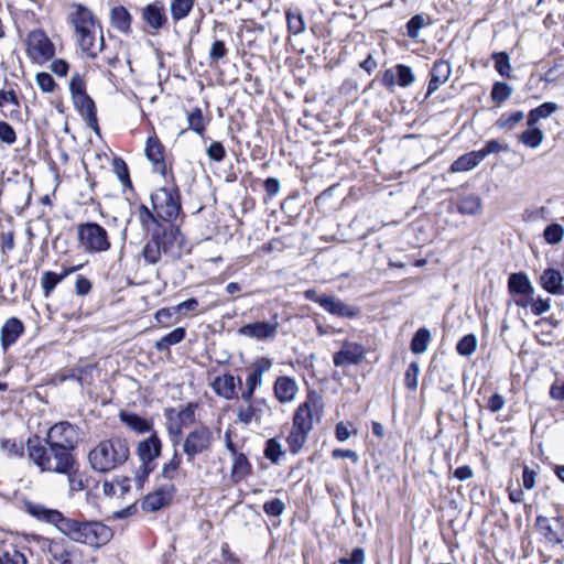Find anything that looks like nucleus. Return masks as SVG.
Here are the masks:
<instances>
[{
  "instance_id": "bf43d9fd",
  "label": "nucleus",
  "mask_w": 564,
  "mask_h": 564,
  "mask_svg": "<svg viewBox=\"0 0 564 564\" xmlns=\"http://www.w3.org/2000/svg\"><path fill=\"white\" fill-rule=\"evenodd\" d=\"M35 82L43 93H52L56 87L54 78L45 72L37 73Z\"/></svg>"
},
{
  "instance_id": "a19ab883",
  "label": "nucleus",
  "mask_w": 564,
  "mask_h": 564,
  "mask_svg": "<svg viewBox=\"0 0 564 564\" xmlns=\"http://www.w3.org/2000/svg\"><path fill=\"white\" fill-rule=\"evenodd\" d=\"M288 30L295 35L305 31V22L302 13L299 10H288L286 13Z\"/></svg>"
},
{
  "instance_id": "cd10ccee",
  "label": "nucleus",
  "mask_w": 564,
  "mask_h": 564,
  "mask_svg": "<svg viewBox=\"0 0 564 564\" xmlns=\"http://www.w3.org/2000/svg\"><path fill=\"white\" fill-rule=\"evenodd\" d=\"M210 387L217 395L226 400H231L236 395V378L232 375L225 373L216 377Z\"/></svg>"
},
{
  "instance_id": "c756f323",
  "label": "nucleus",
  "mask_w": 564,
  "mask_h": 564,
  "mask_svg": "<svg viewBox=\"0 0 564 564\" xmlns=\"http://www.w3.org/2000/svg\"><path fill=\"white\" fill-rule=\"evenodd\" d=\"M508 289L510 293L517 295L534 293V288L531 281L523 272L511 273L509 275Z\"/></svg>"
},
{
  "instance_id": "864d4df0",
  "label": "nucleus",
  "mask_w": 564,
  "mask_h": 564,
  "mask_svg": "<svg viewBox=\"0 0 564 564\" xmlns=\"http://www.w3.org/2000/svg\"><path fill=\"white\" fill-rule=\"evenodd\" d=\"M543 237L547 243L556 245L561 242L564 237V228L560 224L549 225L543 231Z\"/></svg>"
},
{
  "instance_id": "3c124183",
  "label": "nucleus",
  "mask_w": 564,
  "mask_h": 564,
  "mask_svg": "<svg viewBox=\"0 0 564 564\" xmlns=\"http://www.w3.org/2000/svg\"><path fill=\"white\" fill-rule=\"evenodd\" d=\"M0 564H28L24 551L12 549L0 554Z\"/></svg>"
},
{
  "instance_id": "b1692460",
  "label": "nucleus",
  "mask_w": 564,
  "mask_h": 564,
  "mask_svg": "<svg viewBox=\"0 0 564 564\" xmlns=\"http://www.w3.org/2000/svg\"><path fill=\"white\" fill-rule=\"evenodd\" d=\"M322 308L338 317L355 318L360 314V310L358 307L350 306L332 295H327L326 300L323 301Z\"/></svg>"
},
{
  "instance_id": "79ce46f5",
  "label": "nucleus",
  "mask_w": 564,
  "mask_h": 564,
  "mask_svg": "<svg viewBox=\"0 0 564 564\" xmlns=\"http://www.w3.org/2000/svg\"><path fill=\"white\" fill-rule=\"evenodd\" d=\"M544 135L540 128L530 127L528 130L523 131L520 135V141L532 149H535L541 145L543 142Z\"/></svg>"
},
{
  "instance_id": "1a4fd4ad",
  "label": "nucleus",
  "mask_w": 564,
  "mask_h": 564,
  "mask_svg": "<svg viewBox=\"0 0 564 564\" xmlns=\"http://www.w3.org/2000/svg\"><path fill=\"white\" fill-rule=\"evenodd\" d=\"M195 410L196 404L188 403L184 409H182L175 417H173L174 410H166V416L169 419V423L166 425L171 442L173 446H176L182 436L183 427H186L194 423L195 421Z\"/></svg>"
},
{
  "instance_id": "8fccbe9b",
  "label": "nucleus",
  "mask_w": 564,
  "mask_h": 564,
  "mask_svg": "<svg viewBox=\"0 0 564 564\" xmlns=\"http://www.w3.org/2000/svg\"><path fill=\"white\" fill-rule=\"evenodd\" d=\"M477 348V338L474 334H468L459 339L456 350L460 356L468 357L475 352Z\"/></svg>"
},
{
  "instance_id": "4c0bfd02",
  "label": "nucleus",
  "mask_w": 564,
  "mask_h": 564,
  "mask_svg": "<svg viewBox=\"0 0 564 564\" xmlns=\"http://www.w3.org/2000/svg\"><path fill=\"white\" fill-rule=\"evenodd\" d=\"M481 208V198L475 194H469L459 199L457 210L464 215H475Z\"/></svg>"
},
{
  "instance_id": "052dcab7",
  "label": "nucleus",
  "mask_w": 564,
  "mask_h": 564,
  "mask_svg": "<svg viewBox=\"0 0 564 564\" xmlns=\"http://www.w3.org/2000/svg\"><path fill=\"white\" fill-rule=\"evenodd\" d=\"M285 505L282 499L274 498L263 505V511L270 517H279L283 513Z\"/></svg>"
},
{
  "instance_id": "680f3d73",
  "label": "nucleus",
  "mask_w": 564,
  "mask_h": 564,
  "mask_svg": "<svg viewBox=\"0 0 564 564\" xmlns=\"http://www.w3.org/2000/svg\"><path fill=\"white\" fill-rule=\"evenodd\" d=\"M419 373H420V368H419L417 362H415V361L411 362L410 366L408 367V370L404 376V382L409 389L415 390L417 388Z\"/></svg>"
},
{
  "instance_id": "dca6fc26",
  "label": "nucleus",
  "mask_w": 564,
  "mask_h": 564,
  "mask_svg": "<svg viewBox=\"0 0 564 564\" xmlns=\"http://www.w3.org/2000/svg\"><path fill=\"white\" fill-rule=\"evenodd\" d=\"M366 356L364 345L345 340L341 349L334 354L333 361L336 367H346L350 365H359Z\"/></svg>"
},
{
  "instance_id": "c03bdc74",
  "label": "nucleus",
  "mask_w": 564,
  "mask_h": 564,
  "mask_svg": "<svg viewBox=\"0 0 564 564\" xmlns=\"http://www.w3.org/2000/svg\"><path fill=\"white\" fill-rule=\"evenodd\" d=\"M512 91L513 89L509 84L503 82H497L492 86L490 96L492 101L500 106L511 97Z\"/></svg>"
},
{
  "instance_id": "4be33fe9",
  "label": "nucleus",
  "mask_w": 564,
  "mask_h": 564,
  "mask_svg": "<svg viewBox=\"0 0 564 564\" xmlns=\"http://www.w3.org/2000/svg\"><path fill=\"white\" fill-rule=\"evenodd\" d=\"M72 99L76 109L84 117L87 126L91 128L96 133H99L96 106L94 100L88 95H82Z\"/></svg>"
},
{
  "instance_id": "69168bd1",
  "label": "nucleus",
  "mask_w": 564,
  "mask_h": 564,
  "mask_svg": "<svg viewBox=\"0 0 564 564\" xmlns=\"http://www.w3.org/2000/svg\"><path fill=\"white\" fill-rule=\"evenodd\" d=\"M17 140L14 129L6 121H0V141L13 144Z\"/></svg>"
},
{
  "instance_id": "6ab92c4d",
  "label": "nucleus",
  "mask_w": 564,
  "mask_h": 564,
  "mask_svg": "<svg viewBox=\"0 0 564 564\" xmlns=\"http://www.w3.org/2000/svg\"><path fill=\"white\" fill-rule=\"evenodd\" d=\"M318 399L314 401H305L300 404L293 416V426L300 430L310 431L313 427L314 414L318 412Z\"/></svg>"
},
{
  "instance_id": "5701e85b",
  "label": "nucleus",
  "mask_w": 564,
  "mask_h": 564,
  "mask_svg": "<svg viewBox=\"0 0 564 564\" xmlns=\"http://www.w3.org/2000/svg\"><path fill=\"white\" fill-rule=\"evenodd\" d=\"M452 73L451 64L447 61L438 59L431 69V78L427 87L426 97L436 91L441 85L445 84Z\"/></svg>"
},
{
  "instance_id": "f257e3e1",
  "label": "nucleus",
  "mask_w": 564,
  "mask_h": 564,
  "mask_svg": "<svg viewBox=\"0 0 564 564\" xmlns=\"http://www.w3.org/2000/svg\"><path fill=\"white\" fill-rule=\"evenodd\" d=\"M152 210L141 205L139 217L151 237L142 249V257L149 264H155L162 256L178 259L186 246L185 237L178 227L162 226L159 220L174 221L182 210L181 195L176 186H163L151 194Z\"/></svg>"
},
{
  "instance_id": "0e129e2a",
  "label": "nucleus",
  "mask_w": 564,
  "mask_h": 564,
  "mask_svg": "<svg viewBox=\"0 0 564 564\" xmlns=\"http://www.w3.org/2000/svg\"><path fill=\"white\" fill-rule=\"evenodd\" d=\"M207 155L210 160H213L215 162H221L226 156V150L220 142L214 141L207 148Z\"/></svg>"
},
{
  "instance_id": "bb28decb",
  "label": "nucleus",
  "mask_w": 564,
  "mask_h": 564,
  "mask_svg": "<svg viewBox=\"0 0 564 564\" xmlns=\"http://www.w3.org/2000/svg\"><path fill=\"white\" fill-rule=\"evenodd\" d=\"M78 268L79 267H69L64 269L61 273H55L52 271L43 272L41 276V286L43 290L44 297H48L55 290L57 284H59L69 274L76 272Z\"/></svg>"
},
{
  "instance_id": "f8f14e48",
  "label": "nucleus",
  "mask_w": 564,
  "mask_h": 564,
  "mask_svg": "<svg viewBox=\"0 0 564 564\" xmlns=\"http://www.w3.org/2000/svg\"><path fill=\"white\" fill-rule=\"evenodd\" d=\"M264 410L271 413V408L265 399L242 401L237 405V420L243 425H249L252 421L261 422Z\"/></svg>"
},
{
  "instance_id": "2f4dec72",
  "label": "nucleus",
  "mask_w": 564,
  "mask_h": 564,
  "mask_svg": "<svg viewBox=\"0 0 564 564\" xmlns=\"http://www.w3.org/2000/svg\"><path fill=\"white\" fill-rule=\"evenodd\" d=\"M73 550L64 540H52L48 544V552L52 557L62 564H70Z\"/></svg>"
},
{
  "instance_id": "f704fd0d",
  "label": "nucleus",
  "mask_w": 564,
  "mask_h": 564,
  "mask_svg": "<svg viewBox=\"0 0 564 564\" xmlns=\"http://www.w3.org/2000/svg\"><path fill=\"white\" fill-rule=\"evenodd\" d=\"M185 329L183 327H177L158 340L154 344V347L159 351L169 350L170 346L181 343L185 338Z\"/></svg>"
},
{
  "instance_id": "aec40b11",
  "label": "nucleus",
  "mask_w": 564,
  "mask_h": 564,
  "mask_svg": "<svg viewBox=\"0 0 564 564\" xmlns=\"http://www.w3.org/2000/svg\"><path fill=\"white\" fill-rule=\"evenodd\" d=\"M145 156L152 163L153 171L165 175L166 164L163 159V147L156 137H149L145 144Z\"/></svg>"
},
{
  "instance_id": "e433bc0d",
  "label": "nucleus",
  "mask_w": 564,
  "mask_h": 564,
  "mask_svg": "<svg viewBox=\"0 0 564 564\" xmlns=\"http://www.w3.org/2000/svg\"><path fill=\"white\" fill-rule=\"evenodd\" d=\"M188 128L195 133L203 135L209 119L205 118L200 108L195 107L187 113Z\"/></svg>"
},
{
  "instance_id": "774afa93",
  "label": "nucleus",
  "mask_w": 564,
  "mask_h": 564,
  "mask_svg": "<svg viewBox=\"0 0 564 564\" xmlns=\"http://www.w3.org/2000/svg\"><path fill=\"white\" fill-rule=\"evenodd\" d=\"M366 555L361 547L354 549L349 557L339 558V564H365Z\"/></svg>"
},
{
  "instance_id": "58836bf2",
  "label": "nucleus",
  "mask_w": 564,
  "mask_h": 564,
  "mask_svg": "<svg viewBox=\"0 0 564 564\" xmlns=\"http://www.w3.org/2000/svg\"><path fill=\"white\" fill-rule=\"evenodd\" d=\"M310 431L300 430L292 426V430L286 438L289 449L293 454H297L304 446Z\"/></svg>"
},
{
  "instance_id": "7c9ffc66",
  "label": "nucleus",
  "mask_w": 564,
  "mask_h": 564,
  "mask_svg": "<svg viewBox=\"0 0 564 564\" xmlns=\"http://www.w3.org/2000/svg\"><path fill=\"white\" fill-rule=\"evenodd\" d=\"M481 155L478 151H471L466 154L460 155L457 160H455L451 165V172L459 173L467 172L476 167L481 162Z\"/></svg>"
},
{
  "instance_id": "49530a36",
  "label": "nucleus",
  "mask_w": 564,
  "mask_h": 564,
  "mask_svg": "<svg viewBox=\"0 0 564 564\" xmlns=\"http://www.w3.org/2000/svg\"><path fill=\"white\" fill-rule=\"evenodd\" d=\"M523 119L524 113L521 110L514 111L510 115L503 113L497 120L496 126L502 130H512Z\"/></svg>"
},
{
  "instance_id": "6e6d98bb",
  "label": "nucleus",
  "mask_w": 564,
  "mask_h": 564,
  "mask_svg": "<svg viewBox=\"0 0 564 564\" xmlns=\"http://www.w3.org/2000/svg\"><path fill=\"white\" fill-rule=\"evenodd\" d=\"M228 54V48L224 41L221 40H215L212 43L208 57L210 59V63H218L220 59H223Z\"/></svg>"
},
{
  "instance_id": "37998d69",
  "label": "nucleus",
  "mask_w": 564,
  "mask_h": 564,
  "mask_svg": "<svg viewBox=\"0 0 564 564\" xmlns=\"http://www.w3.org/2000/svg\"><path fill=\"white\" fill-rule=\"evenodd\" d=\"M182 459L177 453L174 451L173 457L165 464H163L161 468V476L166 480H174L180 471Z\"/></svg>"
},
{
  "instance_id": "4468645a",
  "label": "nucleus",
  "mask_w": 564,
  "mask_h": 564,
  "mask_svg": "<svg viewBox=\"0 0 564 564\" xmlns=\"http://www.w3.org/2000/svg\"><path fill=\"white\" fill-rule=\"evenodd\" d=\"M280 323L274 315L270 322H256L246 324L239 328V334L257 340H272L278 333Z\"/></svg>"
},
{
  "instance_id": "7ed1b4c3",
  "label": "nucleus",
  "mask_w": 564,
  "mask_h": 564,
  "mask_svg": "<svg viewBox=\"0 0 564 564\" xmlns=\"http://www.w3.org/2000/svg\"><path fill=\"white\" fill-rule=\"evenodd\" d=\"M67 21L74 29L75 41L89 58H96L105 47V39L98 19L82 3L68 6Z\"/></svg>"
},
{
  "instance_id": "0eeeda50",
  "label": "nucleus",
  "mask_w": 564,
  "mask_h": 564,
  "mask_svg": "<svg viewBox=\"0 0 564 564\" xmlns=\"http://www.w3.org/2000/svg\"><path fill=\"white\" fill-rule=\"evenodd\" d=\"M26 54L33 63L44 64L55 55V46L42 30H33L26 36Z\"/></svg>"
},
{
  "instance_id": "09e8293b",
  "label": "nucleus",
  "mask_w": 564,
  "mask_h": 564,
  "mask_svg": "<svg viewBox=\"0 0 564 564\" xmlns=\"http://www.w3.org/2000/svg\"><path fill=\"white\" fill-rule=\"evenodd\" d=\"M31 188H32L31 182L15 185L14 195L17 196V206L18 207L23 209L30 205Z\"/></svg>"
},
{
  "instance_id": "423d86ee",
  "label": "nucleus",
  "mask_w": 564,
  "mask_h": 564,
  "mask_svg": "<svg viewBox=\"0 0 564 564\" xmlns=\"http://www.w3.org/2000/svg\"><path fill=\"white\" fill-rule=\"evenodd\" d=\"M76 231L78 246L85 253L106 252L111 247L107 230L97 223L79 224Z\"/></svg>"
},
{
  "instance_id": "13d9d810",
  "label": "nucleus",
  "mask_w": 564,
  "mask_h": 564,
  "mask_svg": "<svg viewBox=\"0 0 564 564\" xmlns=\"http://www.w3.org/2000/svg\"><path fill=\"white\" fill-rule=\"evenodd\" d=\"M502 151H509V145L501 144L497 140H490L485 144L482 149L478 150V153L481 155V160L484 161L486 156L490 154H498Z\"/></svg>"
},
{
  "instance_id": "a878e982",
  "label": "nucleus",
  "mask_w": 564,
  "mask_h": 564,
  "mask_svg": "<svg viewBox=\"0 0 564 564\" xmlns=\"http://www.w3.org/2000/svg\"><path fill=\"white\" fill-rule=\"evenodd\" d=\"M299 387L291 377H279L273 387L274 395L281 403H289L295 399Z\"/></svg>"
},
{
  "instance_id": "338daca9",
  "label": "nucleus",
  "mask_w": 564,
  "mask_h": 564,
  "mask_svg": "<svg viewBox=\"0 0 564 564\" xmlns=\"http://www.w3.org/2000/svg\"><path fill=\"white\" fill-rule=\"evenodd\" d=\"M113 170L118 178L123 183L130 184L128 166L123 160L116 158L113 159Z\"/></svg>"
},
{
  "instance_id": "f03ea898",
  "label": "nucleus",
  "mask_w": 564,
  "mask_h": 564,
  "mask_svg": "<svg viewBox=\"0 0 564 564\" xmlns=\"http://www.w3.org/2000/svg\"><path fill=\"white\" fill-rule=\"evenodd\" d=\"M28 513L37 520L54 524L59 532L72 541L100 547L112 538V530L99 521H78L65 518L58 510L48 509L36 502H26Z\"/></svg>"
},
{
  "instance_id": "9b49d317",
  "label": "nucleus",
  "mask_w": 564,
  "mask_h": 564,
  "mask_svg": "<svg viewBox=\"0 0 564 564\" xmlns=\"http://www.w3.org/2000/svg\"><path fill=\"white\" fill-rule=\"evenodd\" d=\"M161 451L162 442L155 433L139 442L137 454L142 462L143 478L152 471L153 467L150 465L161 455Z\"/></svg>"
},
{
  "instance_id": "a211bd4d",
  "label": "nucleus",
  "mask_w": 564,
  "mask_h": 564,
  "mask_svg": "<svg viewBox=\"0 0 564 564\" xmlns=\"http://www.w3.org/2000/svg\"><path fill=\"white\" fill-rule=\"evenodd\" d=\"M176 488L172 484L161 486L158 490L145 496L142 501V508L145 511L154 512L170 503L173 499Z\"/></svg>"
},
{
  "instance_id": "20e7f679",
  "label": "nucleus",
  "mask_w": 564,
  "mask_h": 564,
  "mask_svg": "<svg viewBox=\"0 0 564 564\" xmlns=\"http://www.w3.org/2000/svg\"><path fill=\"white\" fill-rule=\"evenodd\" d=\"M129 446L122 438L116 437L98 443L88 455L91 468L98 473H108L126 463Z\"/></svg>"
},
{
  "instance_id": "393cba45",
  "label": "nucleus",
  "mask_w": 564,
  "mask_h": 564,
  "mask_svg": "<svg viewBox=\"0 0 564 564\" xmlns=\"http://www.w3.org/2000/svg\"><path fill=\"white\" fill-rule=\"evenodd\" d=\"M24 333L23 323L17 318L11 317L4 322L1 327V346L4 350H7L11 345H13L19 337Z\"/></svg>"
},
{
  "instance_id": "603ef678",
  "label": "nucleus",
  "mask_w": 564,
  "mask_h": 564,
  "mask_svg": "<svg viewBox=\"0 0 564 564\" xmlns=\"http://www.w3.org/2000/svg\"><path fill=\"white\" fill-rule=\"evenodd\" d=\"M398 85L401 87H409L415 80V76L412 68L404 64H398L395 66Z\"/></svg>"
},
{
  "instance_id": "e2e57ef3",
  "label": "nucleus",
  "mask_w": 564,
  "mask_h": 564,
  "mask_svg": "<svg viewBox=\"0 0 564 564\" xmlns=\"http://www.w3.org/2000/svg\"><path fill=\"white\" fill-rule=\"evenodd\" d=\"M69 90L72 94V98L78 97L82 95H87L85 80L78 73H76L72 76V79L69 83Z\"/></svg>"
},
{
  "instance_id": "c9c22d12",
  "label": "nucleus",
  "mask_w": 564,
  "mask_h": 564,
  "mask_svg": "<svg viewBox=\"0 0 564 564\" xmlns=\"http://www.w3.org/2000/svg\"><path fill=\"white\" fill-rule=\"evenodd\" d=\"M557 105L555 102H544L541 106L532 109L528 115V126L533 127L541 119H545L550 117L557 110Z\"/></svg>"
},
{
  "instance_id": "9d476101",
  "label": "nucleus",
  "mask_w": 564,
  "mask_h": 564,
  "mask_svg": "<svg viewBox=\"0 0 564 564\" xmlns=\"http://www.w3.org/2000/svg\"><path fill=\"white\" fill-rule=\"evenodd\" d=\"M48 446L73 449L77 443L76 429L68 422H59L53 425L46 437Z\"/></svg>"
},
{
  "instance_id": "4d7b16f0",
  "label": "nucleus",
  "mask_w": 564,
  "mask_h": 564,
  "mask_svg": "<svg viewBox=\"0 0 564 564\" xmlns=\"http://www.w3.org/2000/svg\"><path fill=\"white\" fill-rule=\"evenodd\" d=\"M250 463L247 456L242 453L235 454L232 473L239 476H246L250 473Z\"/></svg>"
},
{
  "instance_id": "6e6552de",
  "label": "nucleus",
  "mask_w": 564,
  "mask_h": 564,
  "mask_svg": "<svg viewBox=\"0 0 564 564\" xmlns=\"http://www.w3.org/2000/svg\"><path fill=\"white\" fill-rule=\"evenodd\" d=\"M214 435L208 426L200 425L192 430L183 442V452L187 463H192L196 456L208 452L212 448Z\"/></svg>"
},
{
  "instance_id": "473e14b6",
  "label": "nucleus",
  "mask_w": 564,
  "mask_h": 564,
  "mask_svg": "<svg viewBox=\"0 0 564 564\" xmlns=\"http://www.w3.org/2000/svg\"><path fill=\"white\" fill-rule=\"evenodd\" d=\"M195 0H171L170 13L174 22L184 20L191 13Z\"/></svg>"
},
{
  "instance_id": "c85d7f7f",
  "label": "nucleus",
  "mask_w": 564,
  "mask_h": 564,
  "mask_svg": "<svg viewBox=\"0 0 564 564\" xmlns=\"http://www.w3.org/2000/svg\"><path fill=\"white\" fill-rule=\"evenodd\" d=\"M111 25L124 34L131 33L132 15L122 6L113 7L110 11Z\"/></svg>"
},
{
  "instance_id": "5fc2aeb1",
  "label": "nucleus",
  "mask_w": 564,
  "mask_h": 564,
  "mask_svg": "<svg viewBox=\"0 0 564 564\" xmlns=\"http://www.w3.org/2000/svg\"><path fill=\"white\" fill-rule=\"evenodd\" d=\"M426 25V21L423 14H416L412 17L406 23V33L410 39H417L420 31Z\"/></svg>"
},
{
  "instance_id": "ddd939ff",
  "label": "nucleus",
  "mask_w": 564,
  "mask_h": 564,
  "mask_svg": "<svg viewBox=\"0 0 564 564\" xmlns=\"http://www.w3.org/2000/svg\"><path fill=\"white\" fill-rule=\"evenodd\" d=\"M535 528L544 539L552 544H560L564 541V520L561 517L550 519L538 516Z\"/></svg>"
},
{
  "instance_id": "412c9836",
  "label": "nucleus",
  "mask_w": 564,
  "mask_h": 564,
  "mask_svg": "<svg viewBox=\"0 0 564 564\" xmlns=\"http://www.w3.org/2000/svg\"><path fill=\"white\" fill-rule=\"evenodd\" d=\"M539 283L550 294L564 295V278L556 269H545L539 278Z\"/></svg>"
},
{
  "instance_id": "ea45409f",
  "label": "nucleus",
  "mask_w": 564,
  "mask_h": 564,
  "mask_svg": "<svg viewBox=\"0 0 564 564\" xmlns=\"http://www.w3.org/2000/svg\"><path fill=\"white\" fill-rule=\"evenodd\" d=\"M431 340V333L427 328H420L411 340V350L413 354L420 355L426 351Z\"/></svg>"
},
{
  "instance_id": "de8ad7c7",
  "label": "nucleus",
  "mask_w": 564,
  "mask_h": 564,
  "mask_svg": "<svg viewBox=\"0 0 564 564\" xmlns=\"http://www.w3.org/2000/svg\"><path fill=\"white\" fill-rule=\"evenodd\" d=\"M284 455L282 445L275 438H270L265 442L264 457L271 460L273 464H278L281 457Z\"/></svg>"
},
{
  "instance_id": "72a5a7b5",
  "label": "nucleus",
  "mask_w": 564,
  "mask_h": 564,
  "mask_svg": "<svg viewBox=\"0 0 564 564\" xmlns=\"http://www.w3.org/2000/svg\"><path fill=\"white\" fill-rule=\"evenodd\" d=\"M120 420L122 423L138 433H145L151 430V424L145 419L134 413L121 412Z\"/></svg>"
},
{
  "instance_id": "a18cd8bd",
  "label": "nucleus",
  "mask_w": 564,
  "mask_h": 564,
  "mask_svg": "<svg viewBox=\"0 0 564 564\" xmlns=\"http://www.w3.org/2000/svg\"><path fill=\"white\" fill-rule=\"evenodd\" d=\"M492 59L495 61L496 70L502 76L510 78L511 77V63L508 53L499 52L492 54Z\"/></svg>"
},
{
  "instance_id": "f3484780",
  "label": "nucleus",
  "mask_w": 564,
  "mask_h": 564,
  "mask_svg": "<svg viewBox=\"0 0 564 564\" xmlns=\"http://www.w3.org/2000/svg\"><path fill=\"white\" fill-rule=\"evenodd\" d=\"M272 362L268 358H262L257 361L251 371L246 378V389L241 393L242 401H251L257 388H260L263 382V375L270 370Z\"/></svg>"
},
{
  "instance_id": "2eb2a0df",
  "label": "nucleus",
  "mask_w": 564,
  "mask_h": 564,
  "mask_svg": "<svg viewBox=\"0 0 564 564\" xmlns=\"http://www.w3.org/2000/svg\"><path fill=\"white\" fill-rule=\"evenodd\" d=\"M141 18L151 30V33H158L169 23L165 7L160 0H155L143 7L141 10Z\"/></svg>"
},
{
  "instance_id": "39448f33",
  "label": "nucleus",
  "mask_w": 564,
  "mask_h": 564,
  "mask_svg": "<svg viewBox=\"0 0 564 564\" xmlns=\"http://www.w3.org/2000/svg\"><path fill=\"white\" fill-rule=\"evenodd\" d=\"M29 456L40 467L42 471H55L58 474L69 473L74 465V457L70 449L50 446L53 455L52 459H44V446L31 445L29 442Z\"/></svg>"
}]
</instances>
